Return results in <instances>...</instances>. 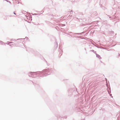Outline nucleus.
<instances>
[{
    "mask_svg": "<svg viewBox=\"0 0 120 120\" xmlns=\"http://www.w3.org/2000/svg\"><path fill=\"white\" fill-rule=\"evenodd\" d=\"M12 42H9V43H7L8 44H10V43H12Z\"/></svg>",
    "mask_w": 120,
    "mask_h": 120,
    "instance_id": "1",
    "label": "nucleus"
}]
</instances>
